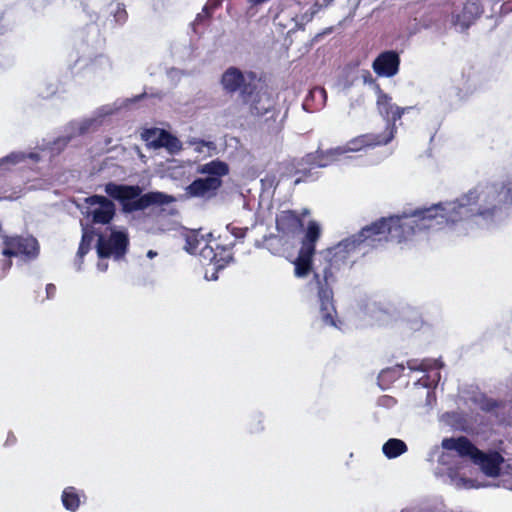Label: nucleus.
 Segmentation results:
<instances>
[{
    "label": "nucleus",
    "instance_id": "nucleus-1",
    "mask_svg": "<svg viewBox=\"0 0 512 512\" xmlns=\"http://www.w3.org/2000/svg\"><path fill=\"white\" fill-rule=\"evenodd\" d=\"M496 198L497 191L493 187L470 190L454 201L416 209L410 214L382 218L366 226L364 234L370 232L374 245L385 240L388 234L398 242L408 241L421 232L440 230L476 215H488L492 208L486 204Z\"/></svg>",
    "mask_w": 512,
    "mask_h": 512
},
{
    "label": "nucleus",
    "instance_id": "nucleus-2",
    "mask_svg": "<svg viewBox=\"0 0 512 512\" xmlns=\"http://www.w3.org/2000/svg\"><path fill=\"white\" fill-rule=\"evenodd\" d=\"M469 459L487 477L500 476L504 458L498 452L484 453L464 436L444 438L440 446L429 453V461H435L436 477L456 489H479L490 483L471 477Z\"/></svg>",
    "mask_w": 512,
    "mask_h": 512
},
{
    "label": "nucleus",
    "instance_id": "nucleus-3",
    "mask_svg": "<svg viewBox=\"0 0 512 512\" xmlns=\"http://www.w3.org/2000/svg\"><path fill=\"white\" fill-rule=\"evenodd\" d=\"M396 132L397 127L393 124H389L380 134L360 135L351 139L344 145L319 152L317 156L313 157L312 164L317 167H326L333 162L348 158V153L359 152L367 147L387 145L393 140Z\"/></svg>",
    "mask_w": 512,
    "mask_h": 512
},
{
    "label": "nucleus",
    "instance_id": "nucleus-4",
    "mask_svg": "<svg viewBox=\"0 0 512 512\" xmlns=\"http://www.w3.org/2000/svg\"><path fill=\"white\" fill-rule=\"evenodd\" d=\"M186 250L191 254H198L203 264L211 266V272L209 268L205 272L207 280H217V272L232 260L230 248L220 246L216 240L207 241L203 237H189Z\"/></svg>",
    "mask_w": 512,
    "mask_h": 512
},
{
    "label": "nucleus",
    "instance_id": "nucleus-5",
    "mask_svg": "<svg viewBox=\"0 0 512 512\" xmlns=\"http://www.w3.org/2000/svg\"><path fill=\"white\" fill-rule=\"evenodd\" d=\"M105 192L123 202L128 211L143 210L150 206H163L172 203L175 199L162 192H149L140 196L141 190L137 186H126L109 183Z\"/></svg>",
    "mask_w": 512,
    "mask_h": 512
},
{
    "label": "nucleus",
    "instance_id": "nucleus-6",
    "mask_svg": "<svg viewBox=\"0 0 512 512\" xmlns=\"http://www.w3.org/2000/svg\"><path fill=\"white\" fill-rule=\"evenodd\" d=\"M365 227L357 234L347 237L346 239L339 242L332 248L326 249L321 252L323 259L326 264L321 270L315 272L323 273L327 268L333 273V275L348 263V260L354 255V253L360 249L361 245L367 244L374 246L370 232L365 233ZM335 280V278L333 277Z\"/></svg>",
    "mask_w": 512,
    "mask_h": 512
},
{
    "label": "nucleus",
    "instance_id": "nucleus-7",
    "mask_svg": "<svg viewBox=\"0 0 512 512\" xmlns=\"http://www.w3.org/2000/svg\"><path fill=\"white\" fill-rule=\"evenodd\" d=\"M334 282L333 273L327 268L323 273L314 272L311 285L317 288L318 317L325 326L340 329L341 321L338 319L334 305V296L331 284Z\"/></svg>",
    "mask_w": 512,
    "mask_h": 512
},
{
    "label": "nucleus",
    "instance_id": "nucleus-8",
    "mask_svg": "<svg viewBox=\"0 0 512 512\" xmlns=\"http://www.w3.org/2000/svg\"><path fill=\"white\" fill-rule=\"evenodd\" d=\"M129 245L128 235L125 230L118 228H106L98 235L96 244L99 259L112 258L120 260L127 252Z\"/></svg>",
    "mask_w": 512,
    "mask_h": 512
},
{
    "label": "nucleus",
    "instance_id": "nucleus-9",
    "mask_svg": "<svg viewBox=\"0 0 512 512\" xmlns=\"http://www.w3.org/2000/svg\"><path fill=\"white\" fill-rule=\"evenodd\" d=\"M320 235V225L315 221H310L298 256L293 261L294 274L296 277L305 278L310 273L312 268V259L315 253V244L320 238Z\"/></svg>",
    "mask_w": 512,
    "mask_h": 512
},
{
    "label": "nucleus",
    "instance_id": "nucleus-10",
    "mask_svg": "<svg viewBox=\"0 0 512 512\" xmlns=\"http://www.w3.org/2000/svg\"><path fill=\"white\" fill-rule=\"evenodd\" d=\"M144 96H146V93L138 95L135 98L126 99L121 104H118L116 102L113 104H107L99 107L91 117L82 119L80 121L72 122L69 126L72 130V134L80 135L90 130L96 129L98 126L101 125L105 117L114 114L122 107V105L127 106L129 103L136 102Z\"/></svg>",
    "mask_w": 512,
    "mask_h": 512
},
{
    "label": "nucleus",
    "instance_id": "nucleus-11",
    "mask_svg": "<svg viewBox=\"0 0 512 512\" xmlns=\"http://www.w3.org/2000/svg\"><path fill=\"white\" fill-rule=\"evenodd\" d=\"M3 255L8 257L23 256L34 259L39 254V244L34 237H6L3 240Z\"/></svg>",
    "mask_w": 512,
    "mask_h": 512
},
{
    "label": "nucleus",
    "instance_id": "nucleus-12",
    "mask_svg": "<svg viewBox=\"0 0 512 512\" xmlns=\"http://www.w3.org/2000/svg\"><path fill=\"white\" fill-rule=\"evenodd\" d=\"M86 215L93 223L108 224L115 215V205L104 196L93 195L85 199Z\"/></svg>",
    "mask_w": 512,
    "mask_h": 512
},
{
    "label": "nucleus",
    "instance_id": "nucleus-13",
    "mask_svg": "<svg viewBox=\"0 0 512 512\" xmlns=\"http://www.w3.org/2000/svg\"><path fill=\"white\" fill-rule=\"evenodd\" d=\"M141 136L147 146L154 149L165 148L171 154L177 153L182 148L181 142L176 137L159 128L147 129Z\"/></svg>",
    "mask_w": 512,
    "mask_h": 512
},
{
    "label": "nucleus",
    "instance_id": "nucleus-14",
    "mask_svg": "<svg viewBox=\"0 0 512 512\" xmlns=\"http://www.w3.org/2000/svg\"><path fill=\"white\" fill-rule=\"evenodd\" d=\"M253 73L243 74L239 69L231 67L225 71L222 76V85L225 90L234 92L242 89L245 95L249 93L252 86V82L255 80Z\"/></svg>",
    "mask_w": 512,
    "mask_h": 512
},
{
    "label": "nucleus",
    "instance_id": "nucleus-15",
    "mask_svg": "<svg viewBox=\"0 0 512 512\" xmlns=\"http://www.w3.org/2000/svg\"><path fill=\"white\" fill-rule=\"evenodd\" d=\"M302 221L293 211H282L277 215L276 227L282 238H294L302 229Z\"/></svg>",
    "mask_w": 512,
    "mask_h": 512
},
{
    "label": "nucleus",
    "instance_id": "nucleus-16",
    "mask_svg": "<svg viewBox=\"0 0 512 512\" xmlns=\"http://www.w3.org/2000/svg\"><path fill=\"white\" fill-rule=\"evenodd\" d=\"M400 58L395 51L382 52L373 62L374 72L381 77H393L399 71Z\"/></svg>",
    "mask_w": 512,
    "mask_h": 512
},
{
    "label": "nucleus",
    "instance_id": "nucleus-17",
    "mask_svg": "<svg viewBox=\"0 0 512 512\" xmlns=\"http://www.w3.org/2000/svg\"><path fill=\"white\" fill-rule=\"evenodd\" d=\"M493 187L497 191V198L495 200H490L486 206L491 207V212L488 215H476V217H482L483 219H492L498 210L502 208V206L511 203L512 204V182H510L507 186H499V185H480L475 187L473 190H479L484 188Z\"/></svg>",
    "mask_w": 512,
    "mask_h": 512
},
{
    "label": "nucleus",
    "instance_id": "nucleus-18",
    "mask_svg": "<svg viewBox=\"0 0 512 512\" xmlns=\"http://www.w3.org/2000/svg\"><path fill=\"white\" fill-rule=\"evenodd\" d=\"M221 185L222 180L217 177L198 178L186 188V193L191 197L211 198Z\"/></svg>",
    "mask_w": 512,
    "mask_h": 512
},
{
    "label": "nucleus",
    "instance_id": "nucleus-19",
    "mask_svg": "<svg viewBox=\"0 0 512 512\" xmlns=\"http://www.w3.org/2000/svg\"><path fill=\"white\" fill-rule=\"evenodd\" d=\"M377 109L379 114L386 120L387 125L393 124L395 127V122L401 119L403 113L409 108H401L392 102V98L383 93L379 92L377 97Z\"/></svg>",
    "mask_w": 512,
    "mask_h": 512
},
{
    "label": "nucleus",
    "instance_id": "nucleus-20",
    "mask_svg": "<svg viewBox=\"0 0 512 512\" xmlns=\"http://www.w3.org/2000/svg\"><path fill=\"white\" fill-rule=\"evenodd\" d=\"M243 98L244 102L249 106L250 112L255 115H262L273 106V100L266 91L250 90Z\"/></svg>",
    "mask_w": 512,
    "mask_h": 512
},
{
    "label": "nucleus",
    "instance_id": "nucleus-21",
    "mask_svg": "<svg viewBox=\"0 0 512 512\" xmlns=\"http://www.w3.org/2000/svg\"><path fill=\"white\" fill-rule=\"evenodd\" d=\"M85 501L86 495L84 491L74 486H67L62 490L61 503L69 512H77Z\"/></svg>",
    "mask_w": 512,
    "mask_h": 512
},
{
    "label": "nucleus",
    "instance_id": "nucleus-22",
    "mask_svg": "<svg viewBox=\"0 0 512 512\" xmlns=\"http://www.w3.org/2000/svg\"><path fill=\"white\" fill-rule=\"evenodd\" d=\"M198 172L207 175V177H217L221 180V177L225 176L229 172L228 165L220 160H213L209 163H205L198 167Z\"/></svg>",
    "mask_w": 512,
    "mask_h": 512
},
{
    "label": "nucleus",
    "instance_id": "nucleus-23",
    "mask_svg": "<svg viewBox=\"0 0 512 512\" xmlns=\"http://www.w3.org/2000/svg\"><path fill=\"white\" fill-rule=\"evenodd\" d=\"M406 451L407 445L405 442L397 438L389 439L382 446V452L388 459L397 458Z\"/></svg>",
    "mask_w": 512,
    "mask_h": 512
},
{
    "label": "nucleus",
    "instance_id": "nucleus-24",
    "mask_svg": "<svg viewBox=\"0 0 512 512\" xmlns=\"http://www.w3.org/2000/svg\"><path fill=\"white\" fill-rule=\"evenodd\" d=\"M27 158L38 161L40 159L37 153L26 154L24 152H13L10 155L0 159V167L3 165H16L24 162Z\"/></svg>",
    "mask_w": 512,
    "mask_h": 512
},
{
    "label": "nucleus",
    "instance_id": "nucleus-25",
    "mask_svg": "<svg viewBox=\"0 0 512 512\" xmlns=\"http://www.w3.org/2000/svg\"><path fill=\"white\" fill-rule=\"evenodd\" d=\"M93 241V235L89 233L86 229L83 230L82 240L77 252V257L82 259L84 255H86L90 249L91 243Z\"/></svg>",
    "mask_w": 512,
    "mask_h": 512
},
{
    "label": "nucleus",
    "instance_id": "nucleus-26",
    "mask_svg": "<svg viewBox=\"0 0 512 512\" xmlns=\"http://www.w3.org/2000/svg\"><path fill=\"white\" fill-rule=\"evenodd\" d=\"M111 13H113L115 21L122 23L125 21L127 13L125 7L121 3H116L112 6Z\"/></svg>",
    "mask_w": 512,
    "mask_h": 512
},
{
    "label": "nucleus",
    "instance_id": "nucleus-27",
    "mask_svg": "<svg viewBox=\"0 0 512 512\" xmlns=\"http://www.w3.org/2000/svg\"><path fill=\"white\" fill-rule=\"evenodd\" d=\"M442 364L438 360H425L422 361L418 368L411 367L412 369H421L423 371H432L433 369L438 370Z\"/></svg>",
    "mask_w": 512,
    "mask_h": 512
},
{
    "label": "nucleus",
    "instance_id": "nucleus-28",
    "mask_svg": "<svg viewBox=\"0 0 512 512\" xmlns=\"http://www.w3.org/2000/svg\"><path fill=\"white\" fill-rule=\"evenodd\" d=\"M195 150L198 153H207L211 155V151H215L216 147L212 142L199 141L196 143Z\"/></svg>",
    "mask_w": 512,
    "mask_h": 512
},
{
    "label": "nucleus",
    "instance_id": "nucleus-29",
    "mask_svg": "<svg viewBox=\"0 0 512 512\" xmlns=\"http://www.w3.org/2000/svg\"><path fill=\"white\" fill-rule=\"evenodd\" d=\"M319 10V5L318 4H314L312 7L309 8V10L307 12H305L304 16H303V20L308 22L310 21L313 16L318 12Z\"/></svg>",
    "mask_w": 512,
    "mask_h": 512
},
{
    "label": "nucleus",
    "instance_id": "nucleus-30",
    "mask_svg": "<svg viewBox=\"0 0 512 512\" xmlns=\"http://www.w3.org/2000/svg\"><path fill=\"white\" fill-rule=\"evenodd\" d=\"M311 95L313 98L319 97L323 102L326 100V91L324 88L316 87L311 91Z\"/></svg>",
    "mask_w": 512,
    "mask_h": 512
},
{
    "label": "nucleus",
    "instance_id": "nucleus-31",
    "mask_svg": "<svg viewBox=\"0 0 512 512\" xmlns=\"http://www.w3.org/2000/svg\"><path fill=\"white\" fill-rule=\"evenodd\" d=\"M436 398L433 391L427 390L426 391V406L431 408L433 404L435 403Z\"/></svg>",
    "mask_w": 512,
    "mask_h": 512
},
{
    "label": "nucleus",
    "instance_id": "nucleus-32",
    "mask_svg": "<svg viewBox=\"0 0 512 512\" xmlns=\"http://www.w3.org/2000/svg\"><path fill=\"white\" fill-rule=\"evenodd\" d=\"M45 291H46V298L47 299H52L55 296V294H56V287H55L54 284H48L46 286Z\"/></svg>",
    "mask_w": 512,
    "mask_h": 512
},
{
    "label": "nucleus",
    "instance_id": "nucleus-33",
    "mask_svg": "<svg viewBox=\"0 0 512 512\" xmlns=\"http://www.w3.org/2000/svg\"><path fill=\"white\" fill-rule=\"evenodd\" d=\"M10 263L9 262H0V279L4 277L6 271L9 269Z\"/></svg>",
    "mask_w": 512,
    "mask_h": 512
},
{
    "label": "nucleus",
    "instance_id": "nucleus-34",
    "mask_svg": "<svg viewBox=\"0 0 512 512\" xmlns=\"http://www.w3.org/2000/svg\"><path fill=\"white\" fill-rule=\"evenodd\" d=\"M97 269L100 272H105L108 269V263L105 261V259H100V261L97 264Z\"/></svg>",
    "mask_w": 512,
    "mask_h": 512
},
{
    "label": "nucleus",
    "instance_id": "nucleus-35",
    "mask_svg": "<svg viewBox=\"0 0 512 512\" xmlns=\"http://www.w3.org/2000/svg\"><path fill=\"white\" fill-rule=\"evenodd\" d=\"M97 62H99L100 64L105 65L107 68H110V62H109V60L106 57H100L97 60Z\"/></svg>",
    "mask_w": 512,
    "mask_h": 512
},
{
    "label": "nucleus",
    "instance_id": "nucleus-36",
    "mask_svg": "<svg viewBox=\"0 0 512 512\" xmlns=\"http://www.w3.org/2000/svg\"><path fill=\"white\" fill-rule=\"evenodd\" d=\"M262 429H263L262 420L259 419L257 425L255 427L251 428V431L258 432V431H261Z\"/></svg>",
    "mask_w": 512,
    "mask_h": 512
},
{
    "label": "nucleus",
    "instance_id": "nucleus-37",
    "mask_svg": "<svg viewBox=\"0 0 512 512\" xmlns=\"http://www.w3.org/2000/svg\"><path fill=\"white\" fill-rule=\"evenodd\" d=\"M218 3H219L218 0H210L208 2V4L204 7L203 12L207 13L208 6H210V5L216 6V5H218Z\"/></svg>",
    "mask_w": 512,
    "mask_h": 512
},
{
    "label": "nucleus",
    "instance_id": "nucleus-38",
    "mask_svg": "<svg viewBox=\"0 0 512 512\" xmlns=\"http://www.w3.org/2000/svg\"><path fill=\"white\" fill-rule=\"evenodd\" d=\"M494 407H496V402L492 400L487 401V404L485 406L486 410H492Z\"/></svg>",
    "mask_w": 512,
    "mask_h": 512
},
{
    "label": "nucleus",
    "instance_id": "nucleus-39",
    "mask_svg": "<svg viewBox=\"0 0 512 512\" xmlns=\"http://www.w3.org/2000/svg\"><path fill=\"white\" fill-rule=\"evenodd\" d=\"M157 256V252L153 251V250H149L147 252V257L150 258V259H153L154 257Z\"/></svg>",
    "mask_w": 512,
    "mask_h": 512
},
{
    "label": "nucleus",
    "instance_id": "nucleus-40",
    "mask_svg": "<svg viewBox=\"0 0 512 512\" xmlns=\"http://www.w3.org/2000/svg\"><path fill=\"white\" fill-rule=\"evenodd\" d=\"M382 402H383V404H385V405L387 404L388 405L389 402H392V399L388 398V397H385V398L382 399Z\"/></svg>",
    "mask_w": 512,
    "mask_h": 512
},
{
    "label": "nucleus",
    "instance_id": "nucleus-41",
    "mask_svg": "<svg viewBox=\"0 0 512 512\" xmlns=\"http://www.w3.org/2000/svg\"><path fill=\"white\" fill-rule=\"evenodd\" d=\"M201 19H202V14H198L197 18H196V21H200Z\"/></svg>",
    "mask_w": 512,
    "mask_h": 512
},
{
    "label": "nucleus",
    "instance_id": "nucleus-42",
    "mask_svg": "<svg viewBox=\"0 0 512 512\" xmlns=\"http://www.w3.org/2000/svg\"><path fill=\"white\" fill-rule=\"evenodd\" d=\"M68 140H69V139H65V140H63V144H66ZM58 142L60 143V142H62V140H61V139H59V140H58Z\"/></svg>",
    "mask_w": 512,
    "mask_h": 512
},
{
    "label": "nucleus",
    "instance_id": "nucleus-43",
    "mask_svg": "<svg viewBox=\"0 0 512 512\" xmlns=\"http://www.w3.org/2000/svg\"><path fill=\"white\" fill-rule=\"evenodd\" d=\"M77 270H81V264L77 265Z\"/></svg>",
    "mask_w": 512,
    "mask_h": 512
}]
</instances>
